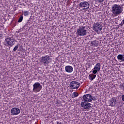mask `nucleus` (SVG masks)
I'll use <instances>...</instances> for the list:
<instances>
[{
    "label": "nucleus",
    "instance_id": "1",
    "mask_svg": "<svg viewBox=\"0 0 124 124\" xmlns=\"http://www.w3.org/2000/svg\"><path fill=\"white\" fill-rule=\"evenodd\" d=\"M40 62L43 65L45 66H47V65H49V64L50 62H52V59L50 57V56L46 55L45 56H42L40 58Z\"/></svg>",
    "mask_w": 124,
    "mask_h": 124
},
{
    "label": "nucleus",
    "instance_id": "2",
    "mask_svg": "<svg viewBox=\"0 0 124 124\" xmlns=\"http://www.w3.org/2000/svg\"><path fill=\"white\" fill-rule=\"evenodd\" d=\"M113 14L114 16H117V15H120L122 12H123V10H122V7L120 5L114 4L111 8Z\"/></svg>",
    "mask_w": 124,
    "mask_h": 124
},
{
    "label": "nucleus",
    "instance_id": "3",
    "mask_svg": "<svg viewBox=\"0 0 124 124\" xmlns=\"http://www.w3.org/2000/svg\"><path fill=\"white\" fill-rule=\"evenodd\" d=\"M92 29L94 31L99 33L102 31V26L98 22L94 23Z\"/></svg>",
    "mask_w": 124,
    "mask_h": 124
},
{
    "label": "nucleus",
    "instance_id": "4",
    "mask_svg": "<svg viewBox=\"0 0 124 124\" xmlns=\"http://www.w3.org/2000/svg\"><path fill=\"white\" fill-rule=\"evenodd\" d=\"M85 26L79 27L77 30V33L79 36H84L87 35V30H86Z\"/></svg>",
    "mask_w": 124,
    "mask_h": 124
},
{
    "label": "nucleus",
    "instance_id": "5",
    "mask_svg": "<svg viewBox=\"0 0 124 124\" xmlns=\"http://www.w3.org/2000/svg\"><path fill=\"white\" fill-rule=\"evenodd\" d=\"M33 92L34 93H39L42 90V85L39 82H35L33 85Z\"/></svg>",
    "mask_w": 124,
    "mask_h": 124
},
{
    "label": "nucleus",
    "instance_id": "6",
    "mask_svg": "<svg viewBox=\"0 0 124 124\" xmlns=\"http://www.w3.org/2000/svg\"><path fill=\"white\" fill-rule=\"evenodd\" d=\"M79 7L82 8V10H87L90 8V4L87 1L81 2L79 4Z\"/></svg>",
    "mask_w": 124,
    "mask_h": 124
},
{
    "label": "nucleus",
    "instance_id": "7",
    "mask_svg": "<svg viewBox=\"0 0 124 124\" xmlns=\"http://www.w3.org/2000/svg\"><path fill=\"white\" fill-rule=\"evenodd\" d=\"M5 45L7 46H13L15 44V40L13 38H7L5 40Z\"/></svg>",
    "mask_w": 124,
    "mask_h": 124
},
{
    "label": "nucleus",
    "instance_id": "8",
    "mask_svg": "<svg viewBox=\"0 0 124 124\" xmlns=\"http://www.w3.org/2000/svg\"><path fill=\"white\" fill-rule=\"evenodd\" d=\"M69 86L73 90H76L77 89H79L80 83L76 81H72L70 83Z\"/></svg>",
    "mask_w": 124,
    "mask_h": 124
},
{
    "label": "nucleus",
    "instance_id": "9",
    "mask_svg": "<svg viewBox=\"0 0 124 124\" xmlns=\"http://www.w3.org/2000/svg\"><path fill=\"white\" fill-rule=\"evenodd\" d=\"M82 99L86 102H92L93 101V96L91 94H86L83 96Z\"/></svg>",
    "mask_w": 124,
    "mask_h": 124
},
{
    "label": "nucleus",
    "instance_id": "10",
    "mask_svg": "<svg viewBox=\"0 0 124 124\" xmlns=\"http://www.w3.org/2000/svg\"><path fill=\"white\" fill-rule=\"evenodd\" d=\"M101 66V64L100 63H97L94 66V68L92 69L93 74H96L100 70Z\"/></svg>",
    "mask_w": 124,
    "mask_h": 124
},
{
    "label": "nucleus",
    "instance_id": "11",
    "mask_svg": "<svg viewBox=\"0 0 124 124\" xmlns=\"http://www.w3.org/2000/svg\"><path fill=\"white\" fill-rule=\"evenodd\" d=\"M81 106L83 107V109H90L92 107V105L91 103L84 101L81 103Z\"/></svg>",
    "mask_w": 124,
    "mask_h": 124
},
{
    "label": "nucleus",
    "instance_id": "12",
    "mask_svg": "<svg viewBox=\"0 0 124 124\" xmlns=\"http://www.w3.org/2000/svg\"><path fill=\"white\" fill-rule=\"evenodd\" d=\"M20 112H21V111L18 108H13L11 109V113L13 116H17V115H19Z\"/></svg>",
    "mask_w": 124,
    "mask_h": 124
},
{
    "label": "nucleus",
    "instance_id": "13",
    "mask_svg": "<svg viewBox=\"0 0 124 124\" xmlns=\"http://www.w3.org/2000/svg\"><path fill=\"white\" fill-rule=\"evenodd\" d=\"M109 106H111V107H114L116 106V104H117V100L114 97L111 98L108 101Z\"/></svg>",
    "mask_w": 124,
    "mask_h": 124
},
{
    "label": "nucleus",
    "instance_id": "14",
    "mask_svg": "<svg viewBox=\"0 0 124 124\" xmlns=\"http://www.w3.org/2000/svg\"><path fill=\"white\" fill-rule=\"evenodd\" d=\"M65 71L68 73H71L73 71V67L70 65L65 66Z\"/></svg>",
    "mask_w": 124,
    "mask_h": 124
},
{
    "label": "nucleus",
    "instance_id": "15",
    "mask_svg": "<svg viewBox=\"0 0 124 124\" xmlns=\"http://www.w3.org/2000/svg\"><path fill=\"white\" fill-rule=\"evenodd\" d=\"M96 77V75L93 73L90 74L88 76V78L90 81H93V80H94V79H95Z\"/></svg>",
    "mask_w": 124,
    "mask_h": 124
},
{
    "label": "nucleus",
    "instance_id": "16",
    "mask_svg": "<svg viewBox=\"0 0 124 124\" xmlns=\"http://www.w3.org/2000/svg\"><path fill=\"white\" fill-rule=\"evenodd\" d=\"M91 46H93L94 47H97L98 46V43L96 41V40H94L91 41L90 43Z\"/></svg>",
    "mask_w": 124,
    "mask_h": 124
},
{
    "label": "nucleus",
    "instance_id": "17",
    "mask_svg": "<svg viewBox=\"0 0 124 124\" xmlns=\"http://www.w3.org/2000/svg\"><path fill=\"white\" fill-rule=\"evenodd\" d=\"M117 59L118 60H120L122 62H124V55H122V54H119L117 56Z\"/></svg>",
    "mask_w": 124,
    "mask_h": 124
},
{
    "label": "nucleus",
    "instance_id": "18",
    "mask_svg": "<svg viewBox=\"0 0 124 124\" xmlns=\"http://www.w3.org/2000/svg\"><path fill=\"white\" fill-rule=\"evenodd\" d=\"M78 96H79V93L77 92H74L73 93V95L72 96V98H74L75 97H77Z\"/></svg>",
    "mask_w": 124,
    "mask_h": 124
},
{
    "label": "nucleus",
    "instance_id": "19",
    "mask_svg": "<svg viewBox=\"0 0 124 124\" xmlns=\"http://www.w3.org/2000/svg\"><path fill=\"white\" fill-rule=\"evenodd\" d=\"M94 1L99 3H101V4H103V3L104 2V0H94Z\"/></svg>",
    "mask_w": 124,
    "mask_h": 124
},
{
    "label": "nucleus",
    "instance_id": "20",
    "mask_svg": "<svg viewBox=\"0 0 124 124\" xmlns=\"http://www.w3.org/2000/svg\"><path fill=\"white\" fill-rule=\"evenodd\" d=\"M23 14L24 16H29V11H25L24 12H23Z\"/></svg>",
    "mask_w": 124,
    "mask_h": 124
},
{
    "label": "nucleus",
    "instance_id": "21",
    "mask_svg": "<svg viewBox=\"0 0 124 124\" xmlns=\"http://www.w3.org/2000/svg\"><path fill=\"white\" fill-rule=\"evenodd\" d=\"M23 16H21L18 19V23H21V22L23 21Z\"/></svg>",
    "mask_w": 124,
    "mask_h": 124
},
{
    "label": "nucleus",
    "instance_id": "22",
    "mask_svg": "<svg viewBox=\"0 0 124 124\" xmlns=\"http://www.w3.org/2000/svg\"><path fill=\"white\" fill-rule=\"evenodd\" d=\"M19 46H16L13 49V51L14 52H16V51H17V50H18V48Z\"/></svg>",
    "mask_w": 124,
    "mask_h": 124
},
{
    "label": "nucleus",
    "instance_id": "23",
    "mask_svg": "<svg viewBox=\"0 0 124 124\" xmlns=\"http://www.w3.org/2000/svg\"><path fill=\"white\" fill-rule=\"evenodd\" d=\"M119 88L121 89V90H123L124 91V85L123 84H121L119 86Z\"/></svg>",
    "mask_w": 124,
    "mask_h": 124
},
{
    "label": "nucleus",
    "instance_id": "24",
    "mask_svg": "<svg viewBox=\"0 0 124 124\" xmlns=\"http://www.w3.org/2000/svg\"><path fill=\"white\" fill-rule=\"evenodd\" d=\"M124 19L123 20H122V21H121V23L120 24V26H121V27H123V26H124Z\"/></svg>",
    "mask_w": 124,
    "mask_h": 124
},
{
    "label": "nucleus",
    "instance_id": "25",
    "mask_svg": "<svg viewBox=\"0 0 124 124\" xmlns=\"http://www.w3.org/2000/svg\"><path fill=\"white\" fill-rule=\"evenodd\" d=\"M122 100H123L124 102V95H122L121 96Z\"/></svg>",
    "mask_w": 124,
    "mask_h": 124
},
{
    "label": "nucleus",
    "instance_id": "26",
    "mask_svg": "<svg viewBox=\"0 0 124 124\" xmlns=\"http://www.w3.org/2000/svg\"><path fill=\"white\" fill-rule=\"evenodd\" d=\"M57 124H63L62 123V122H57Z\"/></svg>",
    "mask_w": 124,
    "mask_h": 124
},
{
    "label": "nucleus",
    "instance_id": "27",
    "mask_svg": "<svg viewBox=\"0 0 124 124\" xmlns=\"http://www.w3.org/2000/svg\"><path fill=\"white\" fill-rule=\"evenodd\" d=\"M93 100L94 101L95 100H96V99L95 98V97H93Z\"/></svg>",
    "mask_w": 124,
    "mask_h": 124
}]
</instances>
